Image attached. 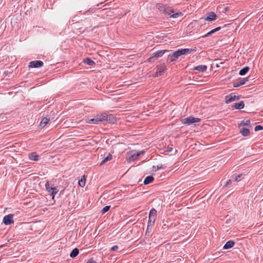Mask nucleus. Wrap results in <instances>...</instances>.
I'll return each mask as SVG.
<instances>
[{
	"label": "nucleus",
	"instance_id": "nucleus-1",
	"mask_svg": "<svg viewBox=\"0 0 263 263\" xmlns=\"http://www.w3.org/2000/svg\"><path fill=\"white\" fill-rule=\"evenodd\" d=\"M192 51V49L189 48L178 49L174 51L172 54H170L168 56V61L172 62L176 61L179 57L184 54H188Z\"/></svg>",
	"mask_w": 263,
	"mask_h": 263
},
{
	"label": "nucleus",
	"instance_id": "nucleus-2",
	"mask_svg": "<svg viewBox=\"0 0 263 263\" xmlns=\"http://www.w3.org/2000/svg\"><path fill=\"white\" fill-rule=\"evenodd\" d=\"M107 118V114L103 113L95 116L93 118H86L85 121L87 123L89 124H99L102 121H106Z\"/></svg>",
	"mask_w": 263,
	"mask_h": 263
},
{
	"label": "nucleus",
	"instance_id": "nucleus-3",
	"mask_svg": "<svg viewBox=\"0 0 263 263\" xmlns=\"http://www.w3.org/2000/svg\"><path fill=\"white\" fill-rule=\"evenodd\" d=\"M145 152L141 151L139 152L135 153L134 152H130L127 153L126 159L128 162H132L136 160L139 156L144 154Z\"/></svg>",
	"mask_w": 263,
	"mask_h": 263
},
{
	"label": "nucleus",
	"instance_id": "nucleus-4",
	"mask_svg": "<svg viewBox=\"0 0 263 263\" xmlns=\"http://www.w3.org/2000/svg\"><path fill=\"white\" fill-rule=\"evenodd\" d=\"M200 121V119L193 116H190L187 118L181 119V123L186 125H191L193 123L199 122Z\"/></svg>",
	"mask_w": 263,
	"mask_h": 263
},
{
	"label": "nucleus",
	"instance_id": "nucleus-5",
	"mask_svg": "<svg viewBox=\"0 0 263 263\" xmlns=\"http://www.w3.org/2000/svg\"><path fill=\"white\" fill-rule=\"evenodd\" d=\"M165 51H166V50H159V51L155 52V53H153L152 57H151L148 59L147 61L148 62H152V60L154 58H158L162 57V55L165 53Z\"/></svg>",
	"mask_w": 263,
	"mask_h": 263
},
{
	"label": "nucleus",
	"instance_id": "nucleus-6",
	"mask_svg": "<svg viewBox=\"0 0 263 263\" xmlns=\"http://www.w3.org/2000/svg\"><path fill=\"white\" fill-rule=\"evenodd\" d=\"M3 221L6 225H9L13 223L14 222L13 220V215L9 214L4 216Z\"/></svg>",
	"mask_w": 263,
	"mask_h": 263
},
{
	"label": "nucleus",
	"instance_id": "nucleus-7",
	"mask_svg": "<svg viewBox=\"0 0 263 263\" xmlns=\"http://www.w3.org/2000/svg\"><path fill=\"white\" fill-rule=\"evenodd\" d=\"M43 65L41 61H33L29 63V67L31 68H39Z\"/></svg>",
	"mask_w": 263,
	"mask_h": 263
},
{
	"label": "nucleus",
	"instance_id": "nucleus-8",
	"mask_svg": "<svg viewBox=\"0 0 263 263\" xmlns=\"http://www.w3.org/2000/svg\"><path fill=\"white\" fill-rule=\"evenodd\" d=\"M239 99V97L234 95L233 94H231L229 96H227L225 98L226 103L228 104L233 101L238 100Z\"/></svg>",
	"mask_w": 263,
	"mask_h": 263
},
{
	"label": "nucleus",
	"instance_id": "nucleus-9",
	"mask_svg": "<svg viewBox=\"0 0 263 263\" xmlns=\"http://www.w3.org/2000/svg\"><path fill=\"white\" fill-rule=\"evenodd\" d=\"M46 187L49 193H50L52 195V198H54V195L57 193L58 190L57 189L50 187L48 182L46 183Z\"/></svg>",
	"mask_w": 263,
	"mask_h": 263
},
{
	"label": "nucleus",
	"instance_id": "nucleus-10",
	"mask_svg": "<svg viewBox=\"0 0 263 263\" xmlns=\"http://www.w3.org/2000/svg\"><path fill=\"white\" fill-rule=\"evenodd\" d=\"M208 16L204 18V21H213L216 19V14L213 12H211L207 14Z\"/></svg>",
	"mask_w": 263,
	"mask_h": 263
},
{
	"label": "nucleus",
	"instance_id": "nucleus-11",
	"mask_svg": "<svg viewBox=\"0 0 263 263\" xmlns=\"http://www.w3.org/2000/svg\"><path fill=\"white\" fill-rule=\"evenodd\" d=\"M157 217V211L154 209L150 210L149 213V219L155 221Z\"/></svg>",
	"mask_w": 263,
	"mask_h": 263
},
{
	"label": "nucleus",
	"instance_id": "nucleus-12",
	"mask_svg": "<svg viewBox=\"0 0 263 263\" xmlns=\"http://www.w3.org/2000/svg\"><path fill=\"white\" fill-rule=\"evenodd\" d=\"M248 80V78H242L239 81L234 83L233 86L234 87H239L242 85L245 84Z\"/></svg>",
	"mask_w": 263,
	"mask_h": 263
},
{
	"label": "nucleus",
	"instance_id": "nucleus-13",
	"mask_svg": "<svg viewBox=\"0 0 263 263\" xmlns=\"http://www.w3.org/2000/svg\"><path fill=\"white\" fill-rule=\"evenodd\" d=\"M39 155L36 154V152H32L29 153L28 155V157L29 159L33 161H37L39 160Z\"/></svg>",
	"mask_w": 263,
	"mask_h": 263
},
{
	"label": "nucleus",
	"instance_id": "nucleus-14",
	"mask_svg": "<svg viewBox=\"0 0 263 263\" xmlns=\"http://www.w3.org/2000/svg\"><path fill=\"white\" fill-rule=\"evenodd\" d=\"M166 69V66L164 64H160L157 66V71H158V72L161 73L162 74Z\"/></svg>",
	"mask_w": 263,
	"mask_h": 263
},
{
	"label": "nucleus",
	"instance_id": "nucleus-15",
	"mask_svg": "<svg viewBox=\"0 0 263 263\" xmlns=\"http://www.w3.org/2000/svg\"><path fill=\"white\" fill-rule=\"evenodd\" d=\"M234 242L233 240H229L227 241L223 246L224 249H228L232 248L234 246Z\"/></svg>",
	"mask_w": 263,
	"mask_h": 263
},
{
	"label": "nucleus",
	"instance_id": "nucleus-16",
	"mask_svg": "<svg viewBox=\"0 0 263 263\" xmlns=\"http://www.w3.org/2000/svg\"><path fill=\"white\" fill-rule=\"evenodd\" d=\"M49 121V118H47V117L44 118L40 123V126L41 127H44L48 123Z\"/></svg>",
	"mask_w": 263,
	"mask_h": 263
},
{
	"label": "nucleus",
	"instance_id": "nucleus-17",
	"mask_svg": "<svg viewBox=\"0 0 263 263\" xmlns=\"http://www.w3.org/2000/svg\"><path fill=\"white\" fill-rule=\"evenodd\" d=\"M153 180H154V178H153V176H147V177L145 178V179H144V180L143 183H144V184H145V185H146V184H149V183H150L152 182Z\"/></svg>",
	"mask_w": 263,
	"mask_h": 263
},
{
	"label": "nucleus",
	"instance_id": "nucleus-18",
	"mask_svg": "<svg viewBox=\"0 0 263 263\" xmlns=\"http://www.w3.org/2000/svg\"><path fill=\"white\" fill-rule=\"evenodd\" d=\"M244 103L243 101H239V102L235 103L234 104L236 109H242L244 107Z\"/></svg>",
	"mask_w": 263,
	"mask_h": 263
},
{
	"label": "nucleus",
	"instance_id": "nucleus-19",
	"mask_svg": "<svg viewBox=\"0 0 263 263\" xmlns=\"http://www.w3.org/2000/svg\"><path fill=\"white\" fill-rule=\"evenodd\" d=\"M240 132L241 134V135L243 136H247L250 134L249 130L248 128L245 127H243L242 128L240 129Z\"/></svg>",
	"mask_w": 263,
	"mask_h": 263
},
{
	"label": "nucleus",
	"instance_id": "nucleus-20",
	"mask_svg": "<svg viewBox=\"0 0 263 263\" xmlns=\"http://www.w3.org/2000/svg\"><path fill=\"white\" fill-rule=\"evenodd\" d=\"M112 156L111 154H108L107 157H106L101 162L100 165H102L104 164L106 162L110 161L112 159Z\"/></svg>",
	"mask_w": 263,
	"mask_h": 263
},
{
	"label": "nucleus",
	"instance_id": "nucleus-21",
	"mask_svg": "<svg viewBox=\"0 0 263 263\" xmlns=\"http://www.w3.org/2000/svg\"><path fill=\"white\" fill-rule=\"evenodd\" d=\"M207 68L206 66L205 65H199L194 68L195 70L203 72Z\"/></svg>",
	"mask_w": 263,
	"mask_h": 263
},
{
	"label": "nucleus",
	"instance_id": "nucleus-22",
	"mask_svg": "<svg viewBox=\"0 0 263 263\" xmlns=\"http://www.w3.org/2000/svg\"><path fill=\"white\" fill-rule=\"evenodd\" d=\"M220 29H221V28L220 27H218L215 29H214L211 30L210 31H209V32H208L205 35H204L203 36V37H206V36H210L211 34H212L213 33H214V32H215L216 31H219Z\"/></svg>",
	"mask_w": 263,
	"mask_h": 263
},
{
	"label": "nucleus",
	"instance_id": "nucleus-23",
	"mask_svg": "<svg viewBox=\"0 0 263 263\" xmlns=\"http://www.w3.org/2000/svg\"><path fill=\"white\" fill-rule=\"evenodd\" d=\"M79 251L77 248L74 249L70 254V256L72 258L76 257L79 254Z\"/></svg>",
	"mask_w": 263,
	"mask_h": 263
},
{
	"label": "nucleus",
	"instance_id": "nucleus-24",
	"mask_svg": "<svg viewBox=\"0 0 263 263\" xmlns=\"http://www.w3.org/2000/svg\"><path fill=\"white\" fill-rule=\"evenodd\" d=\"M249 70V67H248V66L245 67L243 68L242 69H241L239 71V74L241 76H243V75L246 74L248 72Z\"/></svg>",
	"mask_w": 263,
	"mask_h": 263
},
{
	"label": "nucleus",
	"instance_id": "nucleus-25",
	"mask_svg": "<svg viewBox=\"0 0 263 263\" xmlns=\"http://www.w3.org/2000/svg\"><path fill=\"white\" fill-rule=\"evenodd\" d=\"M79 184L81 187H84L86 183V179L85 176H83L81 179L79 180Z\"/></svg>",
	"mask_w": 263,
	"mask_h": 263
},
{
	"label": "nucleus",
	"instance_id": "nucleus-26",
	"mask_svg": "<svg viewBox=\"0 0 263 263\" xmlns=\"http://www.w3.org/2000/svg\"><path fill=\"white\" fill-rule=\"evenodd\" d=\"M84 62L90 66L93 65L95 64V62L90 58H86L84 60Z\"/></svg>",
	"mask_w": 263,
	"mask_h": 263
},
{
	"label": "nucleus",
	"instance_id": "nucleus-27",
	"mask_svg": "<svg viewBox=\"0 0 263 263\" xmlns=\"http://www.w3.org/2000/svg\"><path fill=\"white\" fill-rule=\"evenodd\" d=\"M157 8L158 9H159L160 11L163 12V11H166V6L163 5L162 4H158L157 5Z\"/></svg>",
	"mask_w": 263,
	"mask_h": 263
},
{
	"label": "nucleus",
	"instance_id": "nucleus-28",
	"mask_svg": "<svg viewBox=\"0 0 263 263\" xmlns=\"http://www.w3.org/2000/svg\"><path fill=\"white\" fill-rule=\"evenodd\" d=\"M250 124V120H243L240 123V126H249Z\"/></svg>",
	"mask_w": 263,
	"mask_h": 263
},
{
	"label": "nucleus",
	"instance_id": "nucleus-29",
	"mask_svg": "<svg viewBox=\"0 0 263 263\" xmlns=\"http://www.w3.org/2000/svg\"><path fill=\"white\" fill-rule=\"evenodd\" d=\"M165 10L166 11H163V12L168 15H171L172 13L174 12V11L168 7H166Z\"/></svg>",
	"mask_w": 263,
	"mask_h": 263
},
{
	"label": "nucleus",
	"instance_id": "nucleus-30",
	"mask_svg": "<svg viewBox=\"0 0 263 263\" xmlns=\"http://www.w3.org/2000/svg\"><path fill=\"white\" fill-rule=\"evenodd\" d=\"M183 15V14L181 12H178L172 14L171 16L173 18H177L178 17L182 16Z\"/></svg>",
	"mask_w": 263,
	"mask_h": 263
},
{
	"label": "nucleus",
	"instance_id": "nucleus-31",
	"mask_svg": "<svg viewBox=\"0 0 263 263\" xmlns=\"http://www.w3.org/2000/svg\"><path fill=\"white\" fill-rule=\"evenodd\" d=\"M155 221L151 220L148 219V221L147 223V229L149 228V227H152L154 226L155 223Z\"/></svg>",
	"mask_w": 263,
	"mask_h": 263
},
{
	"label": "nucleus",
	"instance_id": "nucleus-32",
	"mask_svg": "<svg viewBox=\"0 0 263 263\" xmlns=\"http://www.w3.org/2000/svg\"><path fill=\"white\" fill-rule=\"evenodd\" d=\"M110 206L107 205L103 208L101 211V212L102 214H104L105 213L107 212L110 209Z\"/></svg>",
	"mask_w": 263,
	"mask_h": 263
},
{
	"label": "nucleus",
	"instance_id": "nucleus-33",
	"mask_svg": "<svg viewBox=\"0 0 263 263\" xmlns=\"http://www.w3.org/2000/svg\"><path fill=\"white\" fill-rule=\"evenodd\" d=\"M107 119L106 120V121H112V120L114 119V117L111 114H109V115H107Z\"/></svg>",
	"mask_w": 263,
	"mask_h": 263
},
{
	"label": "nucleus",
	"instance_id": "nucleus-34",
	"mask_svg": "<svg viewBox=\"0 0 263 263\" xmlns=\"http://www.w3.org/2000/svg\"><path fill=\"white\" fill-rule=\"evenodd\" d=\"M262 129H263L262 127L261 126H260V125L256 126L255 127V131H258V130H261Z\"/></svg>",
	"mask_w": 263,
	"mask_h": 263
},
{
	"label": "nucleus",
	"instance_id": "nucleus-35",
	"mask_svg": "<svg viewBox=\"0 0 263 263\" xmlns=\"http://www.w3.org/2000/svg\"><path fill=\"white\" fill-rule=\"evenodd\" d=\"M118 249V246L116 245V246H113L110 249V251H116L117 249Z\"/></svg>",
	"mask_w": 263,
	"mask_h": 263
},
{
	"label": "nucleus",
	"instance_id": "nucleus-36",
	"mask_svg": "<svg viewBox=\"0 0 263 263\" xmlns=\"http://www.w3.org/2000/svg\"><path fill=\"white\" fill-rule=\"evenodd\" d=\"M242 176L241 174H240V175H237L235 178V181H239L240 180V178L241 177V176Z\"/></svg>",
	"mask_w": 263,
	"mask_h": 263
},
{
	"label": "nucleus",
	"instance_id": "nucleus-37",
	"mask_svg": "<svg viewBox=\"0 0 263 263\" xmlns=\"http://www.w3.org/2000/svg\"><path fill=\"white\" fill-rule=\"evenodd\" d=\"M161 75H162V74L161 73L158 72V71H156V73L154 74V77H157L160 76Z\"/></svg>",
	"mask_w": 263,
	"mask_h": 263
},
{
	"label": "nucleus",
	"instance_id": "nucleus-38",
	"mask_svg": "<svg viewBox=\"0 0 263 263\" xmlns=\"http://www.w3.org/2000/svg\"><path fill=\"white\" fill-rule=\"evenodd\" d=\"M194 24L193 23H191L189 26H188V28H189V29L190 30V28H193L194 26Z\"/></svg>",
	"mask_w": 263,
	"mask_h": 263
},
{
	"label": "nucleus",
	"instance_id": "nucleus-39",
	"mask_svg": "<svg viewBox=\"0 0 263 263\" xmlns=\"http://www.w3.org/2000/svg\"><path fill=\"white\" fill-rule=\"evenodd\" d=\"M231 180H228L227 181V182H226V184H225V186H227V185H228L231 183Z\"/></svg>",
	"mask_w": 263,
	"mask_h": 263
},
{
	"label": "nucleus",
	"instance_id": "nucleus-40",
	"mask_svg": "<svg viewBox=\"0 0 263 263\" xmlns=\"http://www.w3.org/2000/svg\"><path fill=\"white\" fill-rule=\"evenodd\" d=\"M87 263H97L95 261L92 260H89Z\"/></svg>",
	"mask_w": 263,
	"mask_h": 263
},
{
	"label": "nucleus",
	"instance_id": "nucleus-41",
	"mask_svg": "<svg viewBox=\"0 0 263 263\" xmlns=\"http://www.w3.org/2000/svg\"><path fill=\"white\" fill-rule=\"evenodd\" d=\"M162 168V166H157V169L158 170Z\"/></svg>",
	"mask_w": 263,
	"mask_h": 263
},
{
	"label": "nucleus",
	"instance_id": "nucleus-42",
	"mask_svg": "<svg viewBox=\"0 0 263 263\" xmlns=\"http://www.w3.org/2000/svg\"><path fill=\"white\" fill-rule=\"evenodd\" d=\"M172 148H169V151H170H170H172Z\"/></svg>",
	"mask_w": 263,
	"mask_h": 263
},
{
	"label": "nucleus",
	"instance_id": "nucleus-43",
	"mask_svg": "<svg viewBox=\"0 0 263 263\" xmlns=\"http://www.w3.org/2000/svg\"><path fill=\"white\" fill-rule=\"evenodd\" d=\"M172 148H169V151H170H170H172Z\"/></svg>",
	"mask_w": 263,
	"mask_h": 263
},
{
	"label": "nucleus",
	"instance_id": "nucleus-44",
	"mask_svg": "<svg viewBox=\"0 0 263 263\" xmlns=\"http://www.w3.org/2000/svg\"><path fill=\"white\" fill-rule=\"evenodd\" d=\"M3 247V245L0 246V248H2Z\"/></svg>",
	"mask_w": 263,
	"mask_h": 263
}]
</instances>
